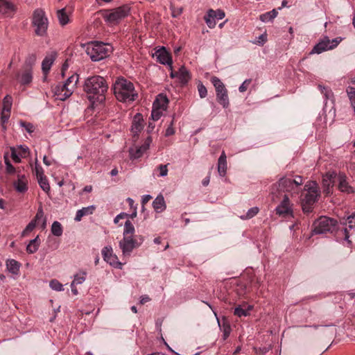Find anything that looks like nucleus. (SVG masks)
<instances>
[{"label":"nucleus","instance_id":"nucleus-43","mask_svg":"<svg viewBox=\"0 0 355 355\" xmlns=\"http://www.w3.org/2000/svg\"><path fill=\"white\" fill-rule=\"evenodd\" d=\"M57 15L59 22L62 26H64L69 23V19L64 8L58 10Z\"/></svg>","mask_w":355,"mask_h":355},{"label":"nucleus","instance_id":"nucleus-10","mask_svg":"<svg viewBox=\"0 0 355 355\" xmlns=\"http://www.w3.org/2000/svg\"><path fill=\"white\" fill-rule=\"evenodd\" d=\"M336 221L326 216H321L313 223V232L315 234H322L331 232L334 229Z\"/></svg>","mask_w":355,"mask_h":355},{"label":"nucleus","instance_id":"nucleus-18","mask_svg":"<svg viewBox=\"0 0 355 355\" xmlns=\"http://www.w3.org/2000/svg\"><path fill=\"white\" fill-rule=\"evenodd\" d=\"M337 174L332 171L327 173L322 179V185L324 188V191L329 194L331 191V189L334 187L336 179H337Z\"/></svg>","mask_w":355,"mask_h":355},{"label":"nucleus","instance_id":"nucleus-32","mask_svg":"<svg viewBox=\"0 0 355 355\" xmlns=\"http://www.w3.org/2000/svg\"><path fill=\"white\" fill-rule=\"evenodd\" d=\"M253 309L251 305L239 306L234 309V314L239 318L245 317L250 315V311Z\"/></svg>","mask_w":355,"mask_h":355},{"label":"nucleus","instance_id":"nucleus-59","mask_svg":"<svg viewBox=\"0 0 355 355\" xmlns=\"http://www.w3.org/2000/svg\"><path fill=\"white\" fill-rule=\"evenodd\" d=\"M267 41V35L266 34H262L257 38L256 43L259 45H263Z\"/></svg>","mask_w":355,"mask_h":355},{"label":"nucleus","instance_id":"nucleus-20","mask_svg":"<svg viewBox=\"0 0 355 355\" xmlns=\"http://www.w3.org/2000/svg\"><path fill=\"white\" fill-rule=\"evenodd\" d=\"M151 142V139L148 137L145 142V144L140 146L139 148H137L135 149L130 148V157L132 159L139 158L142 156L144 153L148 149L150 146V144Z\"/></svg>","mask_w":355,"mask_h":355},{"label":"nucleus","instance_id":"nucleus-6","mask_svg":"<svg viewBox=\"0 0 355 355\" xmlns=\"http://www.w3.org/2000/svg\"><path fill=\"white\" fill-rule=\"evenodd\" d=\"M109 44L99 42H92L87 44L86 52L93 61H99L107 58L112 51Z\"/></svg>","mask_w":355,"mask_h":355},{"label":"nucleus","instance_id":"nucleus-7","mask_svg":"<svg viewBox=\"0 0 355 355\" xmlns=\"http://www.w3.org/2000/svg\"><path fill=\"white\" fill-rule=\"evenodd\" d=\"M304 198L302 199V209L304 212H309L311 206L317 201L319 196L318 185L315 182H309L304 186Z\"/></svg>","mask_w":355,"mask_h":355},{"label":"nucleus","instance_id":"nucleus-37","mask_svg":"<svg viewBox=\"0 0 355 355\" xmlns=\"http://www.w3.org/2000/svg\"><path fill=\"white\" fill-rule=\"evenodd\" d=\"M51 231L53 235L55 236H60L63 233L62 225L60 222L54 221L51 225Z\"/></svg>","mask_w":355,"mask_h":355},{"label":"nucleus","instance_id":"nucleus-60","mask_svg":"<svg viewBox=\"0 0 355 355\" xmlns=\"http://www.w3.org/2000/svg\"><path fill=\"white\" fill-rule=\"evenodd\" d=\"M175 133V130L173 127V123H171V125L166 128L165 135L166 137L173 135Z\"/></svg>","mask_w":355,"mask_h":355},{"label":"nucleus","instance_id":"nucleus-35","mask_svg":"<svg viewBox=\"0 0 355 355\" xmlns=\"http://www.w3.org/2000/svg\"><path fill=\"white\" fill-rule=\"evenodd\" d=\"M278 15L276 9H273L269 12H265L260 15L259 19L261 21L267 23L272 21Z\"/></svg>","mask_w":355,"mask_h":355},{"label":"nucleus","instance_id":"nucleus-2","mask_svg":"<svg viewBox=\"0 0 355 355\" xmlns=\"http://www.w3.org/2000/svg\"><path fill=\"white\" fill-rule=\"evenodd\" d=\"M135 227L130 220H127L124 225L123 239L119 241V245L123 255H130L132 251L140 246L144 241L142 236H135Z\"/></svg>","mask_w":355,"mask_h":355},{"label":"nucleus","instance_id":"nucleus-26","mask_svg":"<svg viewBox=\"0 0 355 355\" xmlns=\"http://www.w3.org/2000/svg\"><path fill=\"white\" fill-rule=\"evenodd\" d=\"M144 119L142 114L140 113H137L135 115L132 121V124L131 127V130L134 134H137L143 129Z\"/></svg>","mask_w":355,"mask_h":355},{"label":"nucleus","instance_id":"nucleus-36","mask_svg":"<svg viewBox=\"0 0 355 355\" xmlns=\"http://www.w3.org/2000/svg\"><path fill=\"white\" fill-rule=\"evenodd\" d=\"M218 325L220 327V330L223 332V340H226L229 337V336L231 333V331H232L230 324H229V322L227 321H226L225 320H223L222 321L221 324L218 321Z\"/></svg>","mask_w":355,"mask_h":355},{"label":"nucleus","instance_id":"nucleus-15","mask_svg":"<svg viewBox=\"0 0 355 355\" xmlns=\"http://www.w3.org/2000/svg\"><path fill=\"white\" fill-rule=\"evenodd\" d=\"M11 157L15 163L21 162V158L27 157L30 154L29 148L25 145H19L10 148Z\"/></svg>","mask_w":355,"mask_h":355},{"label":"nucleus","instance_id":"nucleus-3","mask_svg":"<svg viewBox=\"0 0 355 355\" xmlns=\"http://www.w3.org/2000/svg\"><path fill=\"white\" fill-rule=\"evenodd\" d=\"M113 89L116 98L121 102L134 101L137 96L132 83L123 77L116 80Z\"/></svg>","mask_w":355,"mask_h":355},{"label":"nucleus","instance_id":"nucleus-9","mask_svg":"<svg viewBox=\"0 0 355 355\" xmlns=\"http://www.w3.org/2000/svg\"><path fill=\"white\" fill-rule=\"evenodd\" d=\"M33 24L35 27V33L39 36H44L48 28V19L44 10L37 9L33 12Z\"/></svg>","mask_w":355,"mask_h":355},{"label":"nucleus","instance_id":"nucleus-46","mask_svg":"<svg viewBox=\"0 0 355 355\" xmlns=\"http://www.w3.org/2000/svg\"><path fill=\"white\" fill-rule=\"evenodd\" d=\"M319 88L321 91V93L323 94L325 98V101H333L334 94L330 89L323 87L322 85H319Z\"/></svg>","mask_w":355,"mask_h":355},{"label":"nucleus","instance_id":"nucleus-63","mask_svg":"<svg viewBox=\"0 0 355 355\" xmlns=\"http://www.w3.org/2000/svg\"><path fill=\"white\" fill-rule=\"evenodd\" d=\"M76 284H73V283H71V292L73 293V294L74 295H78V289L76 288Z\"/></svg>","mask_w":355,"mask_h":355},{"label":"nucleus","instance_id":"nucleus-45","mask_svg":"<svg viewBox=\"0 0 355 355\" xmlns=\"http://www.w3.org/2000/svg\"><path fill=\"white\" fill-rule=\"evenodd\" d=\"M259 209L257 207H253L248 209L246 214L241 216V218L243 220H247L253 218L259 213Z\"/></svg>","mask_w":355,"mask_h":355},{"label":"nucleus","instance_id":"nucleus-23","mask_svg":"<svg viewBox=\"0 0 355 355\" xmlns=\"http://www.w3.org/2000/svg\"><path fill=\"white\" fill-rule=\"evenodd\" d=\"M15 11L14 5L6 0L0 1V14L6 17H11Z\"/></svg>","mask_w":355,"mask_h":355},{"label":"nucleus","instance_id":"nucleus-11","mask_svg":"<svg viewBox=\"0 0 355 355\" xmlns=\"http://www.w3.org/2000/svg\"><path fill=\"white\" fill-rule=\"evenodd\" d=\"M31 59V62L27 63L26 62L25 66L22 68L17 75V81L24 86L28 85L32 83L33 80V68L32 65L34 64L36 57L35 55H32L30 57V60Z\"/></svg>","mask_w":355,"mask_h":355},{"label":"nucleus","instance_id":"nucleus-16","mask_svg":"<svg viewBox=\"0 0 355 355\" xmlns=\"http://www.w3.org/2000/svg\"><path fill=\"white\" fill-rule=\"evenodd\" d=\"M345 239L349 243H352V239H355V214L347 217L344 229Z\"/></svg>","mask_w":355,"mask_h":355},{"label":"nucleus","instance_id":"nucleus-52","mask_svg":"<svg viewBox=\"0 0 355 355\" xmlns=\"http://www.w3.org/2000/svg\"><path fill=\"white\" fill-rule=\"evenodd\" d=\"M4 162L6 164V172L10 174H13L15 172V168L10 162L8 155H4Z\"/></svg>","mask_w":355,"mask_h":355},{"label":"nucleus","instance_id":"nucleus-56","mask_svg":"<svg viewBox=\"0 0 355 355\" xmlns=\"http://www.w3.org/2000/svg\"><path fill=\"white\" fill-rule=\"evenodd\" d=\"M171 10L173 17H178L183 12V8L182 7L175 8L174 6H171Z\"/></svg>","mask_w":355,"mask_h":355},{"label":"nucleus","instance_id":"nucleus-29","mask_svg":"<svg viewBox=\"0 0 355 355\" xmlns=\"http://www.w3.org/2000/svg\"><path fill=\"white\" fill-rule=\"evenodd\" d=\"M153 207L157 213H161L166 208L164 196L162 194L158 195L153 202Z\"/></svg>","mask_w":355,"mask_h":355},{"label":"nucleus","instance_id":"nucleus-31","mask_svg":"<svg viewBox=\"0 0 355 355\" xmlns=\"http://www.w3.org/2000/svg\"><path fill=\"white\" fill-rule=\"evenodd\" d=\"M226 155L224 151L222 152L220 156L218 159V172L219 175L222 177H224L226 174L227 171V160H226Z\"/></svg>","mask_w":355,"mask_h":355},{"label":"nucleus","instance_id":"nucleus-12","mask_svg":"<svg viewBox=\"0 0 355 355\" xmlns=\"http://www.w3.org/2000/svg\"><path fill=\"white\" fill-rule=\"evenodd\" d=\"M102 256L105 261L116 268H122L123 263L119 261L118 257L113 252L111 246H105L102 250Z\"/></svg>","mask_w":355,"mask_h":355},{"label":"nucleus","instance_id":"nucleus-21","mask_svg":"<svg viewBox=\"0 0 355 355\" xmlns=\"http://www.w3.org/2000/svg\"><path fill=\"white\" fill-rule=\"evenodd\" d=\"M337 180L338 181V189L341 192L351 193L354 192L353 188L349 185L347 182V177L343 173L338 175Z\"/></svg>","mask_w":355,"mask_h":355},{"label":"nucleus","instance_id":"nucleus-61","mask_svg":"<svg viewBox=\"0 0 355 355\" xmlns=\"http://www.w3.org/2000/svg\"><path fill=\"white\" fill-rule=\"evenodd\" d=\"M149 301H150V298L147 295H144L141 296L139 302L140 304H144Z\"/></svg>","mask_w":355,"mask_h":355},{"label":"nucleus","instance_id":"nucleus-44","mask_svg":"<svg viewBox=\"0 0 355 355\" xmlns=\"http://www.w3.org/2000/svg\"><path fill=\"white\" fill-rule=\"evenodd\" d=\"M37 181L40 187L44 191L48 193L50 191V185L46 176L37 178Z\"/></svg>","mask_w":355,"mask_h":355},{"label":"nucleus","instance_id":"nucleus-24","mask_svg":"<svg viewBox=\"0 0 355 355\" xmlns=\"http://www.w3.org/2000/svg\"><path fill=\"white\" fill-rule=\"evenodd\" d=\"M55 55L56 54L55 53H51L50 55H46L42 62V70L45 77L49 72L55 61Z\"/></svg>","mask_w":355,"mask_h":355},{"label":"nucleus","instance_id":"nucleus-57","mask_svg":"<svg viewBox=\"0 0 355 355\" xmlns=\"http://www.w3.org/2000/svg\"><path fill=\"white\" fill-rule=\"evenodd\" d=\"M198 90L200 98H202L206 97L207 94V88L202 83L198 84Z\"/></svg>","mask_w":355,"mask_h":355},{"label":"nucleus","instance_id":"nucleus-40","mask_svg":"<svg viewBox=\"0 0 355 355\" xmlns=\"http://www.w3.org/2000/svg\"><path fill=\"white\" fill-rule=\"evenodd\" d=\"M87 272L81 270L76 274L71 283L76 285L82 284L86 279Z\"/></svg>","mask_w":355,"mask_h":355},{"label":"nucleus","instance_id":"nucleus-28","mask_svg":"<svg viewBox=\"0 0 355 355\" xmlns=\"http://www.w3.org/2000/svg\"><path fill=\"white\" fill-rule=\"evenodd\" d=\"M168 103V100L166 96L163 94H159L156 97L153 105L155 107L161 108V110L166 111L167 109Z\"/></svg>","mask_w":355,"mask_h":355},{"label":"nucleus","instance_id":"nucleus-51","mask_svg":"<svg viewBox=\"0 0 355 355\" xmlns=\"http://www.w3.org/2000/svg\"><path fill=\"white\" fill-rule=\"evenodd\" d=\"M35 174L37 178L46 176L44 173V170L42 167L38 164V160L36 159L35 168H34Z\"/></svg>","mask_w":355,"mask_h":355},{"label":"nucleus","instance_id":"nucleus-64","mask_svg":"<svg viewBox=\"0 0 355 355\" xmlns=\"http://www.w3.org/2000/svg\"><path fill=\"white\" fill-rule=\"evenodd\" d=\"M129 216V214L125 213V212H121L119 214L117 215V218H120V219H123L125 218H127Z\"/></svg>","mask_w":355,"mask_h":355},{"label":"nucleus","instance_id":"nucleus-34","mask_svg":"<svg viewBox=\"0 0 355 355\" xmlns=\"http://www.w3.org/2000/svg\"><path fill=\"white\" fill-rule=\"evenodd\" d=\"M40 240L37 235L35 239L31 240L26 246V252L28 254H33L36 252L40 247Z\"/></svg>","mask_w":355,"mask_h":355},{"label":"nucleus","instance_id":"nucleus-17","mask_svg":"<svg viewBox=\"0 0 355 355\" xmlns=\"http://www.w3.org/2000/svg\"><path fill=\"white\" fill-rule=\"evenodd\" d=\"M155 55L159 62L164 65H168L169 69H172L173 62L171 56L164 47L157 50Z\"/></svg>","mask_w":355,"mask_h":355},{"label":"nucleus","instance_id":"nucleus-27","mask_svg":"<svg viewBox=\"0 0 355 355\" xmlns=\"http://www.w3.org/2000/svg\"><path fill=\"white\" fill-rule=\"evenodd\" d=\"M96 207L94 205H90L88 207H83L76 211L74 220L79 222L82 220V218L85 216L91 215L94 213Z\"/></svg>","mask_w":355,"mask_h":355},{"label":"nucleus","instance_id":"nucleus-42","mask_svg":"<svg viewBox=\"0 0 355 355\" xmlns=\"http://www.w3.org/2000/svg\"><path fill=\"white\" fill-rule=\"evenodd\" d=\"M218 102L224 107L227 108L229 105V98L227 96V91L220 94L219 96H216Z\"/></svg>","mask_w":355,"mask_h":355},{"label":"nucleus","instance_id":"nucleus-1","mask_svg":"<svg viewBox=\"0 0 355 355\" xmlns=\"http://www.w3.org/2000/svg\"><path fill=\"white\" fill-rule=\"evenodd\" d=\"M107 88L105 80L100 76L87 78L84 84V91L93 104L96 102L101 103L105 100V94Z\"/></svg>","mask_w":355,"mask_h":355},{"label":"nucleus","instance_id":"nucleus-22","mask_svg":"<svg viewBox=\"0 0 355 355\" xmlns=\"http://www.w3.org/2000/svg\"><path fill=\"white\" fill-rule=\"evenodd\" d=\"M28 179L25 175H18L17 180L13 183V186L17 192L25 193L28 190Z\"/></svg>","mask_w":355,"mask_h":355},{"label":"nucleus","instance_id":"nucleus-5","mask_svg":"<svg viewBox=\"0 0 355 355\" xmlns=\"http://www.w3.org/2000/svg\"><path fill=\"white\" fill-rule=\"evenodd\" d=\"M303 182V178L300 175H286L279 180L278 186L281 190L290 193L293 197L299 193Z\"/></svg>","mask_w":355,"mask_h":355},{"label":"nucleus","instance_id":"nucleus-33","mask_svg":"<svg viewBox=\"0 0 355 355\" xmlns=\"http://www.w3.org/2000/svg\"><path fill=\"white\" fill-rule=\"evenodd\" d=\"M211 82L215 87L216 96H219L220 94L227 91L225 87V85L218 77H211Z\"/></svg>","mask_w":355,"mask_h":355},{"label":"nucleus","instance_id":"nucleus-39","mask_svg":"<svg viewBox=\"0 0 355 355\" xmlns=\"http://www.w3.org/2000/svg\"><path fill=\"white\" fill-rule=\"evenodd\" d=\"M12 105V98L10 95H6L2 101V108L3 111H9L11 112V108Z\"/></svg>","mask_w":355,"mask_h":355},{"label":"nucleus","instance_id":"nucleus-53","mask_svg":"<svg viewBox=\"0 0 355 355\" xmlns=\"http://www.w3.org/2000/svg\"><path fill=\"white\" fill-rule=\"evenodd\" d=\"M343 40V37H337L334 39L330 40L329 38V50L334 49L338 46V44Z\"/></svg>","mask_w":355,"mask_h":355},{"label":"nucleus","instance_id":"nucleus-54","mask_svg":"<svg viewBox=\"0 0 355 355\" xmlns=\"http://www.w3.org/2000/svg\"><path fill=\"white\" fill-rule=\"evenodd\" d=\"M157 170L159 171V177H166L168 174V168L166 164H161L158 166Z\"/></svg>","mask_w":355,"mask_h":355},{"label":"nucleus","instance_id":"nucleus-55","mask_svg":"<svg viewBox=\"0 0 355 355\" xmlns=\"http://www.w3.org/2000/svg\"><path fill=\"white\" fill-rule=\"evenodd\" d=\"M19 125L22 128H24L28 133H32L35 130L34 125L31 123H26L21 121H19Z\"/></svg>","mask_w":355,"mask_h":355},{"label":"nucleus","instance_id":"nucleus-48","mask_svg":"<svg viewBox=\"0 0 355 355\" xmlns=\"http://www.w3.org/2000/svg\"><path fill=\"white\" fill-rule=\"evenodd\" d=\"M49 286L56 291H62L64 290L63 285L57 279L51 280L49 283Z\"/></svg>","mask_w":355,"mask_h":355},{"label":"nucleus","instance_id":"nucleus-14","mask_svg":"<svg viewBox=\"0 0 355 355\" xmlns=\"http://www.w3.org/2000/svg\"><path fill=\"white\" fill-rule=\"evenodd\" d=\"M225 16V12L220 9L216 10L209 9L205 15L204 19L209 28H214L216 25V20L222 19Z\"/></svg>","mask_w":355,"mask_h":355},{"label":"nucleus","instance_id":"nucleus-13","mask_svg":"<svg viewBox=\"0 0 355 355\" xmlns=\"http://www.w3.org/2000/svg\"><path fill=\"white\" fill-rule=\"evenodd\" d=\"M275 212L281 216H293V204L291 202L287 195H284L282 200L275 208Z\"/></svg>","mask_w":355,"mask_h":355},{"label":"nucleus","instance_id":"nucleus-30","mask_svg":"<svg viewBox=\"0 0 355 355\" xmlns=\"http://www.w3.org/2000/svg\"><path fill=\"white\" fill-rule=\"evenodd\" d=\"M177 79L180 83L183 85L187 84L191 79L190 73L184 66H182L178 71Z\"/></svg>","mask_w":355,"mask_h":355},{"label":"nucleus","instance_id":"nucleus-62","mask_svg":"<svg viewBox=\"0 0 355 355\" xmlns=\"http://www.w3.org/2000/svg\"><path fill=\"white\" fill-rule=\"evenodd\" d=\"M152 198V196L150 195H144L142 196L141 199V204L144 205L146 204L150 199Z\"/></svg>","mask_w":355,"mask_h":355},{"label":"nucleus","instance_id":"nucleus-19","mask_svg":"<svg viewBox=\"0 0 355 355\" xmlns=\"http://www.w3.org/2000/svg\"><path fill=\"white\" fill-rule=\"evenodd\" d=\"M329 37L324 36L313 46L310 54H320L322 52L329 51Z\"/></svg>","mask_w":355,"mask_h":355},{"label":"nucleus","instance_id":"nucleus-47","mask_svg":"<svg viewBox=\"0 0 355 355\" xmlns=\"http://www.w3.org/2000/svg\"><path fill=\"white\" fill-rule=\"evenodd\" d=\"M165 110H161V108L155 107L153 106V110L151 112V118L153 121L159 120L161 116L163 115V113Z\"/></svg>","mask_w":355,"mask_h":355},{"label":"nucleus","instance_id":"nucleus-58","mask_svg":"<svg viewBox=\"0 0 355 355\" xmlns=\"http://www.w3.org/2000/svg\"><path fill=\"white\" fill-rule=\"evenodd\" d=\"M251 82H252L251 79L245 80L239 88V92L241 93L245 92L248 89V87L249 85L251 83Z\"/></svg>","mask_w":355,"mask_h":355},{"label":"nucleus","instance_id":"nucleus-50","mask_svg":"<svg viewBox=\"0 0 355 355\" xmlns=\"http://www.w3.org/2000/svg\"><path fill=\"white\" fill-rule=\"evenodd\" d=\"M35 221H31L21 232V236H27L35 228Z\"/></svg>","mask_w":355,"mask_h":355},{"label":"nucleus","instance_id":"nucleus-8","mask_svg":"<svg viewBox=\"0 0 355 355\" xmlns=\"http://www.w3.org/2000/svg\"><path fill=\"white\" fill-rule=\"evenodd\" d=\"M130 11V8L128 5H123L107 10L104 15L105 20L110 24H116L122 19L127 17Z\"/></svg>","mask_w":355,"mask_h":355},{"label":"nucleus","instance_id":"nucleus-25","mask_svg":"<svg viewBox=\"0 0 355 355\" xmlns=\"http://www.w3.org/2000/svg\"><path fill=\"white\" fill-rule=\"evenodd\" d=\"M6 266L7 270L10 273L14 275H18L19 274V270L21 264L15 259H8L6 261Z\"/></svg>","mask_w":355,"mask_h":355},{"label":"nucleus","instance_id":"nucleus-38","mask_svg":"<svg viewBox=\"0 0 355 355\" xmlns=\"http://www.w3.org/2000/svg\"><path fill=\"white\" fill-rule=\"evenodd\" d=\"M346 93L355 114V87L350 86L347 87L346 88Z\"/></svg>","mask_w":355,"mask_h":355},{"label":"nucleus","instance_id":"nucleus-49","mask_svg":"<svg viewBox=\"0 0 355 355\" xmlns=\"http://www.w3.org/2000/svg\"><path fill=\"white\" fill-rule=\"evenodd\" d=\"M44 214L42 207L39 208L35 218L31 221H35V225H39L40 221L44 219Z\"/></svg>","mask_w":355,"mask_h":355},{"label":"nucleus","instance_id":"nucleus-41","mask_svg":"<svg viewBox=\"0 0 355 355\" xmlns=\"http://www.w3.org/2000/svg\"><path fill=\"white\" fill-rule=\"evenodd\" d=\"M10 117V112L9 111H1V126L3 130H6V124Z\"/></svg>","mask_w":355,"mask_h":355},{"label":"nucleus","instance_id":"nucleus-4","mask_svg":"<svg viewBox=\"0 0 355 355\" xmlns=\"http://www.w3.org/2000/svg\"><path fill=\"white\" fill-rule=\"evenodd\" d=\"M79 76L74 73L69 76L63 84L57 85L53 89L57 100L65 101L73 92L78 82Z\"/></svg>","mask_w":355,"mask_h":355}]
</instances>
